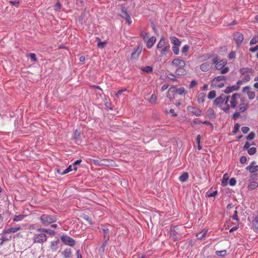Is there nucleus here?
<instances>
[{
  "instance_id": "c85d7f7f",
  "label": "nucleus",
  "mask_w": 258,
  "mask_h": 258,
  "mask_svg": "<svg viewBox=\"0 0 258 258\" xmlns=\"http://www.w3.org/2000/svg\"><path fill=\"white\" fill-rule=\"evenodd\" d=\"M184 67L177 68L175 70V73L178 76H184L186 75V71L184 68Z\"/></svg>"
},
{
  "instance_id": "423d86ee",
  "label": "nucleus",
  "mask_w": 258,
  "mask_h": 258,
  "mask_svg": "<svg viewBox=\"0 0 258 258\" xmlns=\"http://www.w3.org/2000/svg\"><path fill=\"white\" fill-rule=\"evenodd\" d=\"M60 239L65 245L74 246L76 244L75 240L69 236L62 235L60 237Z\"/></svg>"
},
{
  "instance_id": "de8ad7c7",
  "label": "nucleus",
  "mask_w": 258,
  "mask_h": 258,
  "mask_svg": "<svg viewBox=\"0 0 258 258\" xmlns=\"http://www.w3.org/2000/svg\"><path fill=\"white\" fill-rule=\"evenodd\" d=\"M207 234V231H203L197 234V237L199 239H202L206 236Z\"/></svg>"
},
{
  "instance_id": "ddd939ff",
  "label": "nucleus",
  "mask_w": 258,
  "mask_h": 258,
  "mask_svg": "<svg viewBox=\"0 0 258 258\" xmlns=\"http://www.w3.org/2000/svg\"><path fill=\"white\" fill-rule=\"evenodd\" d=\"M109 161L106 159L93 160V163L97 166H108Z\"/></svg>"
},
{
  "instance_id": "9b49d317",
  "label": "nucleus",
  "mask_w": 258,
  "mask_h": 258,
  "mask_svg": "<svg viewBox=\"0 0 258 258\" xmlns=\"http://www.w3.org/2000/svg\"><path fill=\"white\" fill-rule=\"evenodd\" d=\"M172 66L176 67L177 68L184 67L185 66V61L179 58L174 59L171 62Z\"/></svg>"
},
{
  "instance_id": "bb28decb",
  "label": "nucleus",
  "mask_w": 258,
  "mask_h": 258,
  "mask_svg": "<svg viewBox=\"0 0 258 258\" xmlns=\"http://www.w3.org/2000/svg\"><path fill=\"white\" fill-rule=\"evenodd\" d=\"M72 253V251L71 248H66L62 252V254L64 258H70Z\"/></svg>"
},
{
  "instance_id": "c9c22d12",
  "label": "nucleus",
  "mask_w": 258,
  "mask_h": 258,
  "mask_svg": "<svg viewBox=\"0 0 258 258\" xmlns=\"http://www.w3.org/2000/svg\"><path fill=\"white\" fill-rule=\"evenodd\" d=\"M170 39L171 41V42L173 44V46L180 45L181 42L177 38L174 36H171L170 37Z\"/></svg>"
},
{
  "instance_id": "4d7b16f0",
  "label": "nucleus",
  "mask_w": 258,
  "mask_h": 258,
  "mask_svg": "<svg viewBox=\"0 0 258 258\" xmlns=\"http://www.w3.org/2000/svg\"><path fill=\"white\" fill-rule=\"evenodd\" d=\"M167 78L172 81H176V77L175 76V75L172 73H169L168 75L167 76Z\"/></svg>"
},
{
  "instance_id": "ea45409f",
  "label": "nucleus",
  "mask_w": 258,
  "mask_h": 258,
  "mask_svg": "<svg viewBox=\"0 0 258 258\" xmlns=\"http://www.w3.org/2000/svg\"><path fill=\"white\" fill-rule=\"evenodd\" d=\"M141 70L145 73H150L153 72V68L150 66H146L145 67L141 68Z\"/></svg>"
},
{
  "instance_id": "13d9d810",
  "label": "nucleus",
  "mask_w": 258,
  "mask_h": 258,
  "mask_svg": "<svg viewBox=\"0 0 258 258\" xmlns=\"http://www.w3.org/2000/svg\"><path fill=\"white\" fill-rule=\"evenodd\" d=\"M29 56L32 61L36 62L37 60L36 54L35 53H30Z\"/></svg>"
},
{
  "instance_id": "f8f14e48",
  "label": "nucleus",
  "mask_w": 258,
  "mask_h": 258,
  "mask_svg": "<svg viewBox=\"0 0 258 258\" xmlns=\"http://www.w3.org/2000/svg\"><path fill=\"white\" fill-rule=\"evenodd\" d=\"M243 39L244 36L242 33L237 32L234 34V40L238 45L242 43Z\"/></svg>"
},
{
  "instance_id": "a18cd8bd",
  "label": "nucleus",
  "mask_w": 258,
  "mask_h": 258,
  "mask_svg": "<svg viewBox=\"0 0 258 258\" xmlns=\"http://www.w3.org/2000/svg\"><path fill=\"white\" fill-rule=\"evenodd\" d=\"M82 217L86 221H87V222H88V223L91 224V225H92L93 224V223L92 222V220L89 217V216L86 214H83V216H82Z\"/></svg>"
},
{
  "instance_id": "c03bdc74",
  "label": "nucleus",
  "mask_w": 258,
  "mask_h": 258,
  "mask_svg": "<svg viewBox=\"0 0 258 258\" xmlns=\"http://www.w3.org/2000/svg\"><path fill=\"white\" fill-rule=\"evenodd\" d=\"M257 174L253 173L250 175L248 181H255V180H257Z\"/></svg>"
},
{
  "instance_id": "dca6fc26",
  "label": "nucleus",
  "mask_w": 258,
  "mask_h": 258,
  "mask_svg": "<svg viewBox=\"0 0 258 258\" xmlns=\"http://www.w3.org/2000/svg\"><path fill=\"white\" fill-rule=\"evenodd\" d=\"M223 96L224 94H222L220 95V96L216 98L214 100V103L219 107H221L225 101V99H224Z\"/></svg>"
},
{
  "instance_id": "72a5a7b5",
  "label": "nucleus",
  "mask_w": 258,
  "mask_h": 258,
  "mask_svg": "<svg viewBox=\"0 0 258 258\" xmlns=\"http://www.w3.org/2000/svg\"><path fill=\"white\" fill-rule=\"evenodd\" d=\"M248 106V104H245L244 103H240L238 106L239 112H244L247 109Z\"/></svg>"
},
{
  "instance_id": "680f3d73",
  "label": "nucleus",
  "mask_w": 258,
  "mask_h": 258,
  "mask_svg": "<svg viewBox=\"0 0 258 258\" xmlns=\"http://www.w3.org/2000/svg\"><path fill=\"white\" fill-rule=\"evenodd\" d=\"M179 45H175L172 46V50L173 53L177 55L179 53V48L178 46Z\"/></svg>"
},
{
  "instance_id": "2f4dec72",
  "label": "nucleus",
  "mask_w": 258,
  "mask_h": 258,
  "mask_svg": "<svg viewBox=\"0 0 258 258\" xmlns=\"http://www.w3.org/2000/svg\"><path fill=\"white\" fill-rule=\"evenodd\" d=\"M189 175L187 172H183L179 177V180L182 182H185L187 180Z\"/></svg>"
},
{
  "instance_id": "393cba45",
  "label": "nucleus",
  "mask_w": 258,
  "mask_h": 258,
  "mask_svg": "<svg viewBox=\"0 0 258 258\" xmlns=\"http://www.w3.org/2000/svg\"><path fill=\"white\" fill-rule=\"evenodd\" d=\"M206 115L207 116L209 117L210 119H214L216 118V115L215 114L214 110L212 108H209L206 112Z\"/></svg>"
},
{
  "instance_id": "603ef678",
  "label": "nucleus",
  "mask_w": 258,
  "mask_h": 258,
  "mask_svg": "<svg viewBox=\"0 0 258 258\" xmlns=\"http://www.w3.org/2000/svg\"><path fill=\"white\" fill-rule=\"evenodd\" d=\"M255 136V134L254 132H250L249 135L246 137L247 140H252Z\"/></svg>"
},
{
  "instance_id": "9d476101",
  "label": "nucleus",
  "mask_w": 258,
  "mask_h": 258,
  "mask_svg": "<svg viewBox=\"0 0 258 258\" xmlns=\"http://www.w3.org/2000/svg\"><path fill=\"white\" fill-rule=\"evenodd\" d=\"M187 110L188 112L191 113L192 114L199 116L202 114V110L198 108L195 107L194 106H188L187 107Z\"/></svg>"
},
{
  "instance_id": "58836bf2",
  "label": "nucleus",
  "mask_w": 258,
  "mask_h": 258,
  "mask_svg": "<svg viewBox=\"0 0 258 258\" xmlns=\"http://www.w3.org/2000/svg\"><path fill=\"white\" fill-rule=\"evenodd\" d=\"M26 216L24 215L20 214L19 215H15L13 219V221L18 222L22 220Z\"/></svg>"
},
{
  "instance_id": "a878e982",
  "label": "nucleus",
  "mask_w": 258,
  "mask_h": 258,
  "mask_svg": "<svg viewBox=\"0 0 258 258\" xmlns=\"http://www.w3.org/2000/svg\"><path fill=\"white\" fill-rule=\"evenodd\" d=\"M226 79V77L224 76H219L215 77L212 81L211 85L214 86V84H215V83H218L220 81L225 80Z\"/></svg>"
},
{
  "instance_id": "5fc2aeb1",
  "label": "nucleus",
  "mask_w": 258,
  "mask_h": 258,
  "mask_svg": "<svg viewBox=\"0 0 258 258\" xmlns=\"http://www.w3.org/2000/svg\"><path fill=\"white\" fill-rule=\"evenodd\" d=\"M107 44V42L106 41H100V42H98V44H97V46L100 48H104L106 45Z\"/></svg>"
},
{
  "instance_id": "cd10ccee",
  "label": "nucleus",
  "mask_w": 258,
  "mask_h": 258,
  "mask_svg": "<svg viewBox=\"0 0 258 258\" xmlns=\"http://www.w3.org/2000/svg\"><path fill=\"white\" fill-rule=\"evenodd\" d=\"M174 88H173V86L171 87L168 92L166 93V97L170 99H172L173 98H174Z\"/></svg>"
},
{
  "instance_id": "aec40b11",
  "label": "nucleus",
  "mask_w": 258,
  "mask_h": 258,
  "mask_svg": "<svg viewBox=\"0 0 258 258\" xmlns=\"http://www.w3.org/2000/svg\"><path fill=\"white\" fill-rule=\"evenodd\" d=\"M59 241L58 240L51 241L50 245V249L52 251H56L59 247Z\"/></svg>"
},
{
  "instance_id": "4468645a",
  "label": "nucleus",
  "mask_w": 258,
  "mask_h": 258,
  "mask_svg": "<svg viewBox=\"0 0 258 258\" xmlns=\"http://www.w3.org/2000/svg\"><path fill=\"white\" fill-rule=\"evenodd\" d=\"M121 12L123 14L122 18L125 19L126 21L128 23V24H131L132 23V20L129 14L127 12V9L125 7H122L121 9Z\"/></svg>"
},
{
  "instance_id": "e2e57ef3",
  "label": "nucleus",
  "mask_w": 258,
  "mask_h": 258,
  "mask_svg": "<svg viewBox=\"0 0 258 258\" xmlns=\"http://www.w3.org/2000/svg\"><path fill=\"white\" fill-rule=\"evenodd\" d=\"M189 49V45H185L182 48L181 52L183 53H185L187 52L188 51Z\"/></svg>"
},
{
  "instance_id": "f03ea898",
  "label": "nucleus",
  "mask_w": 258,
  "mask_h": 258,
  "mask_svg": "<svg viewBox=\"0 0 258 258\" xmlns=\"http://www.w3.org/2000/svg\"><path fill=\"white\" fill-rule=\"evenodd\" d=\"M170 46L169 42L164 37L162 36L157 45V49L160 51L161 55L166 56L170 51Z\"/></svg>"
},
{
  "instance_id": "1a4fd4ad",
  "label": "nucleus",
  "mask_w": 258,
  "mask_h": 258,
  "mask_svg": "<svg viewBox=\"0 0 258 258\" xmlns=\"http://www.w3.org/2000/svg\"><path fill=\"white\" fill-rule=\"evenodd\" d=\"M73 139L75 140V143L78 145H80L81 143V130L80 129H76L74 131L73 134Z\"/></svg>"
},
{
  "instance_id": "a19ab883",
  "label": "nucleus",
  "mask_w": 258,
  "mask_h": 258,
  "mask_svg": "<svg viewBox=\"0 0 258 258\" xmlns=\"http://www.w3.org/2000/svg\"><path fill=\"white\" fill-rule=\"evenodd\" d=\"M216 254L219 256L224 257L226 255H227V251L226 250H223L220 251H216Z\"/></svg>"
},
{
  "instance_id": "864d4df0",
  "label": "nucleus",
  "mask_w": 258,
  "mask_h": 258,
  "mask_svg": "<svg viewBox=\"0 0 258 258\" xmlns=\"http://www.w3.org/2000/svg\"><path fill=\"white\" fill-rule=\"evenodd\" d=\"M247 152L250 155H252L256 153V149L255 147H251L248 149Z\"/></svg>"
},
{
  "instance_id": "20e7f679",
  "label": "nucleus",
  "mask_w": 258,
  "mask_h": 258,
  "mask_svg": "<svg viewBox=\"0 0 258 258\" xmlns=\"http://www.w3.org/2000/svg\"><path fill=\"white\" fill-rule=\"evenodd\" d=\"M170 237H172L174 241L180 239V236L181 234L179 232V228L178 226L171 225L169 228Z\"/></svg>"
},
{
  "instance_id": "f3484780",
  "label": "nucleus",
  "mask_w": 258,
  "mask_h": 258,
  "mask_svg": "<svg viewBox=\"0 0 258 258\" xmlns=\"http://www.w3.org/2000/svg\"><path fill=\"white\" fill-rule=\"evenodd\" d=\"M239 88L240 87L238 85L228 86L225 89V90L224 91V92L227 94H230L233 91L238 90Z\"/></svg>"
},
{
  "instance_id": "09e8293b",
  "label": "nucleus",
  "mask_w": 258,
  "mask_h": 258,
  "mask_svg": "<svg viewBox=\"0 0 258 258\" xmlns=\"http://www.w3.org/2000/svg\"><path fill=\"white\" fill-rule=\"evenodd\" d=\"M258 42V36L254 35L250 41V45H253Z\"/></svg>"
},
{
  "instance_id": "f257e3e1",
  "label": "nucleus",
  "mask_w": 258,
  "mask_h": 258,
  "mask_svg": "<svg viewBox=\"0 0 258 258\" xmlns=\"http://www.w3.org/2000/svg\"><path fill=\"white\" fill-rule=\"evenodd\" d=\"M212 62L215 64V68L217 70H221V74H225L229 72V68L227 67H224L227 63L226 59L220 60L219 57L217 55L213 58Z\"/></svg>"
},
{
  "instance_id": "2eb2a0df",
  "label": "nucleus",
  "mask_w": 258,
  "mask_h": 258,
  "mask_svg": "<svg viewBox=\"0 0 258 258\" xmlns=\"http://www.w3.org/2000/svg\"><path fill=\"white\" fill-rule=\"evenodd\" d=\"M142 52V47L138 46L136 49L134 51L131 56V59H137L140 56Z\"/></svg>"
},
{
  "instance_id": "6e6d98bb",
  "label": "nucleus",
  "mask_w": 258,
  "mask_h": 258,
  "mask_svg": "<svg viewBox=\"0 0 258 258\" xmlns=\"http://www.w3.org/2000/svg\"><path fill=\"white\" fill-rule=\"evenodd\" d=\"M235 57H236L235 52L233 51H231L228 55V58L229 60L234 59L235 58Z\"/></svg>"
},
{
  "instance_id": "39448f33",
  "label": "nucleus",
  "mask_w": 258,
  "mask_h": 258,
  "mask_svg": "<svg viewBox=\"0 0 258 258\" xmlns=\"http://www.w3.org/2000/svg\"><path fill=\"white\" fill-rule=\"evenodd\" d=\"M47 239V237L43 232H41L40 234H36L33 237L34 243H42L46 241Z\"/></svg>"
},
{
  "instance_id": "37998d69",
  "label": "nucleus",
  "mask_w": 258,
  "mask_h": 258,
  "mask_svg": "<svg viewBox=\"0 0 258 258\" xmlns=\"http://www.w3.org/2000/svg\"><path fill=\"white\" fill-rule=\"evenodd\" d=\"M252 225L254 229H258V216L253 219Z\"/></svg>"
},
{
  "instance_id": "774afa93",
  "label": "nucleus",
  "mask_w": 258,
  "mask_h": 258,
  "mask_svg": "<svg viewBox=\"0 0 258 258\" xmlns=\"http://www.w3.org/2000/svg\"><path fill=\"white\" fill-rule=\"evenodd\" d=\"M241 131L244 133V134H247L249 131V128L247 126H243L241 127Z\"/></svg>"
},
{
  "instance_id": "338daca9",
  "label": "nucleus",
  "mask_w": 258,
  "mask_h": 258,
  "mask_svg": "<svg viewBox=\"0 0 258 258\" xmlns=\"http://www.w3.org/2000/svg\"><path fill=\"white\" fill-rule=\"evenodd\" d=\"M198 85V82L196 80H192L191 81L190 84H189V88H192L196 86H197Z\"/></svg>"
},
{
  "instance_id": "4c0bfd02",
  "label": "nucleus",
  "mask_w": 258,
  "mask_h": 258,
  "mask_svg": "<svg viewBox=\"0 0 258 258\" xmlns=\"http://www.w3.org/2000/svg\"><path fill=\"white\" fill-rule=\"evenodd\" d=\"M229 180V177L227 176V174H225L223 175V178L221 180L222 185L223 186H226L228 184V181Z\"/></svg>"
},
{
  "instance_id": "0eeeda50",
  "label": "nucleus",
  "mask_w": 258,
  "mask_h": 258,
  "mask_svg": "<svg viewBox=\"0 0 258 258\" xmlns=\"http://www.w3.org/2000/svg\"><path fill=\"white\" fill-rule=\"evenodd\" d=\"M82 162L81 159H79L76 160L74 162V163L72 165H70L67 169L64 170L62 173V174H67L72 170L77 171V165H79Z\"/></svg>"
},
{
  "instance_id": "b1692460",
  "label": "nucleus",
  "mask_w": 258,
  "mask_h": 258,
  "mask_svg": "<svg viewBox=\"0 0 258 258\" xmlns=\"http://www.w3.org/2000/svg\"><path fill=\"white\" fill-rule=\"evenodd\" d=\"M37 231L40 232H43L45 234L47 233L51 235H54L55 233L54 231L49 229L38 228Z\"/></svg>"
},
{
  "instance_id": "8fccbe9b",
  "label": "nucleus",
  "mask_w": 258,
  "mask_h": 258,
  "mask_svg": "<svg viewBox=\"0 0 258 258\" xmlns=\"http://www.w3.org/2000/svg\"><path fill=\"white\" fill-rule=\"evenodd\" d=\"M141 36L143 37V38L145 41H146L149 38V34L147 32H142Z\"/></svg>"
},
{
  "instance_id": "c756f323",
  "label": "nucleus",
  "mask_w": 258,
  "mask_h": 258,
  "mask_svg": "<svg viewBox=\"0 0 258 258\" xmlns=\"http://www.w3.org/2000/svg\"><path fill=\"white\" fill-rule=\"evenodd\" d=\"M108 242L104 241L102 244L100 246V247L99 248V253L100 255H103L105 253V247L107 244Z\"/></svg>"
},
{
  "instance_id": "49530a36",
  "label": "nucleus",
  "mask_w": 258,
  "mask_h": 258,
  "mask_svg": "<svg viewBox=\"0 0 258 258\" xmlns=\"http://www.w3.org/2000/svg\"><path fill=\"white\" fill-rule=\"evenodd\" d=\"M247 94L249 99L252 100L254 98L255 96L254 92L251 91H248L247 92Z\"/></svg>"
},
{
  "instance_id": "5701e85b",
  "label": "nucleus",
  "mask_w": 258,
  "mask_h": 258,
  "mask_svg": "<svg viewBox=\"0 0 258 258\" xmlns=\"http://www.w3.org/2000/svg\"><path fill=\"white\" fill-rule=\"evenodd\" d=\"M173 88L174 89V91L175 94L182 95L183 94L186 93L185 88L183 87L177 88L176 86H173Z\"/></svg>"
},
{
  "instance_id": "f704fd0d",
  "label": "nucleus",
  "mask_w": 258,
  "mask_h": 258,
  "mask_svg": "<svg viewBox=\"0 0 258 258\" xmlns=\"http://www.w3.org/2000/svg\"><path fill=\"white\" fill-rule=\"evenodd\" d=\"M249 183L248 185L249 189L253 190L258 186V183L256 181H249Z\"/></svg>"
},
{
  "instance_id": "3c124183",
  "label": "nucleus",
  "mask_w": 258,
  "mask_h": 258,
  "mask_svg": "<svg viewBox=\"0 0 258 258\" xmlns=\"http://www.w3.org/2000/svg\"><path fill=\"white\" fill-rule=\"evenodd\" d=\"M240 127V124L239 123H236L234 125L233 130L232 131V133L233 134H236L239 131Z\"/></svg>"
},
{
  "instance_id": "473e14b6",
  "label": "nucleus",
  "mask_w": 258,
  "mask_h": 258,
  "mask_svg": "<svg viewBox=\"0 0 258 258\" xmlns=\"http://www.w3.org/2000/svg\"><path fill=\"white\" fill-rule=\"evenodd\" d=\"M252 69L248 68H243L239 70V73L241 75H244V74L248 73H252Z\"/></svg>"
},
{
  "instance_id": "052dcab7",
  "label": "nucleus",
  "mask_w": 258,
  "mask_h": 258,
  "mask_svg": "<svg viewBox=\"0 0 258 258\" xmlns=\"http://www.w3.org/2000/svg\"><path fill=\"white\" fill-rule=\"evenodd\" d=\"M156 99H157V98H156V95L155 94H152L151 95V96L150 97L149 101L151 103L155 104L156 103Z\"/></svg>"
},
{
  "instance_id": "6ab92c4d",
  "label": "nucleus",
  "mask_w": 258,
  "mask_h": 258,
  "mask_svg": "<svg viewBox=\"0 0 258 258\" xmlns=\"http://www.w3.org/2000/svg\"><path fill=\"white\" fill-rule=\"evenodd\" d=\"M156 41V38L155 36H152L149 38V39L147 40L146 42V46L148 48H151L153 47L154 43Z\"/></svg>"
},
{
  "instance_id": "79ce46f5",
  "label": "nucleus",
  "mask_w": 258,
  "mask_h": 258,
  "mask_svg": "<svg viewBox=\"0 0 258 258\" xmlns=\"http://www.w3.org/2000/svg\"><path fill=\"white\" fill-rule=\"evenodd\" d=\"M216 93L215 90H212L211 91L208 95V98L209 99H213L216 97Z\"/></svg>"
},
{
  "instance_id": "0e129e2a",
  "label": "nucleus",
  "mask_w": 258,
  "mask_h": 258,
  "mask_svg": "<svg viewBox=\"0 0 258 258\" xmlns=\"http://www.w3.org/2000/svg\"><path fill=\"white\" fill-rule=\"evenodd\" d=\"M231 218L234 220H236L237 221H239V219L238 218V215H237V210H235L234 211V214L231 216Z\"/></svg>"
},
{
  "instance_id": "a211bd4d",
  "label": "nucleus",
  "mask_w": 258,
  "mask_h": 258,
  "mask_svg": "<svg viewBox=\"0 0 258 258\" xmlns=\"http://www.w3.org/2000/svg\"><path fill=\"white\" fill-rule=\"evenodd\" d=\"M103 232V241H107L109 240V230L108 228L103 226L102 228Z\"/></svg>"
},
{
  "instance_id": "412c9836",
  "label": "nucleus",
  "mask_w": 258,
  "mask_h": 258,
  "mask_svg": "<svg viewBox=\"0 0 258 258\" xmlns=\"http://www.w3.org/2000/svg\"><path fill=\"white\" fill-rule=\"evenodd\" d=\"M211 68V65L209 62H205L200 66L201 70L203 72H207Z\"/></svg>"
},
{
  "instance_id": "e433bc0d",
  "label": "nucleus",
  "mask_w": 258,
  "mask_h": 258,
  "mask_svg": "<svg viewBox=\"0 0 258 258\" xmlns=\"http://www.w3.org/2000/svg\"><path fill=\"white\" fill-rule=\"evenodd\" d=\"M206 95L204 93H200L198 96V102L199 103H203L205 101Z\"/></svg>"
},
{
  "instance_id": "bf43d9fd",
  "label": "nucleus",
  "mask_w": 258,
  "mask_h": 258,
  "mask_svg": "<svg viewBox=\"0 0 258 258\" xmlns=\"http://www.w3.org/2000/svg\"><path fill=\"white\" fill-rule=\"evenodd\" d=\"M61 7V5L60 3L58 1H57V2L55 4V5L54 6V9L55 11H59L60 10Z\"/></svg>"
},
{
  "instance_id": "6e6552de",
  "label": "nucleus",
  "mask_w": 258,
  "mask_h": 258,
  "mask_svg": "<svg viewBox=\"0 0 258 258\" xmlns=\"http://www.w3.org/2000/svg\"><path fill=\"white\" fill-rule=\"evenodd\" d=\"M240 94L239 93H234L231 97V100L230 101L231 107L235 108L237 107L238 102L237 101V98H240Z\"/></svg>"
},
{
  "instance_id": "69168bd1",
  "label": "nucleus",
  "mask_w": 258,
  "mask_h": 258,
  "mask_svg": "<svg viewBox=\"0 0 258 258\" xmlns=\"http://www.w3.org/2000/svg\"><path fill=\"white\" fill-rule=\"evenodd\" d=\"M236 183V180L235 178H232L229 180V184L230 186H234Z\"/></svg>"
},
{
  "instance_id": "7ed1b4c3",
  "label": "nucleus",
  "mask_w": 258,
  "mask_h": 258,
  "mask_svg": "<svg viewBox=\"0 0 258 258\" xmlns=\"http://www.w3.org/2000/svg\"><path fill=\"white\" fill-rule=\"evenodd\" d=\"M41 223L44 226H48L49 224L56 221L57 218L55 216L43 214L40 218Z\"/></svg>"
},
{
  "instance_id": "7c9ffc66",
  "label": "nucleus",
  "mask_w": 258,
  "mask_h": 258,
  "mask_svg": "<svg viewBox=\"0 0 258 258\" xmlns=\"http://www.w3.org/2000/svg\"><path fill=\"white\" fill-rule=\"evenodd\" d=\"M245 169L249 171L251 173L258 172V165L248 166L245 168Z\"/></svg>"
},
{
  "instance_id": "4be33fe9",
  "label": "nucleus",
  "mask_w": 258,
  "mask_h": 258,
  "mask_svg": "<svg viewBox=\"0 0 258 258\" xmlns=\"http://www.w3.org/2000/svg\"><path fill=\"white\" fill-rule=\"evenodd\" d=\"M21 229V228L20 227H15V228L12 227V228L7 229H5L3 232V234H6L10 233H15L17 231L20 230Z\"/></svg>"
}]
</instances>
